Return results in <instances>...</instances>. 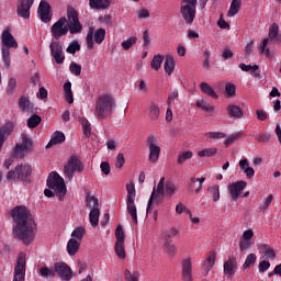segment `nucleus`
Segmentation results:
<instances>
[{"label": "nucleus", "mask_w": 281, "mask_h": 281, "mask_svg": "<svg viewBox=\"0 0 281 281\" xmlns=\"http://www.w3.org/2000/svg\"><path fill=\"white\" fill-rule=\"evenodd\" d=\"M115 106V102L111 95H101L95 101V113L97 116L101 120L104 117H109L113 113V108Z\"/></svg>", "instance_id": "obj_4"}, {"label": "nucleus", "mask_w": 281, "mask_h": 281, "mask_svg": "<svg viewBox=\"0 0 281 281\" xmlns=\"http://www.w3.org/2000/svg\"><path fill=\"white\" fill-rule=\"evenodd\" d=\"M81 126L83 135H86V137H89V135H91V123H89V120L81 119Z\"/></svg>", "instance_id": "obj_51"}, {"label": "nucleus", "mask_w": 281, "mask_h": 281, "mask_svg": "<svg viewBox=\"0 0 281 281\" xmlns=\"http://www.w3.org/2000/svg\"><path fill=\"white\" fill-rule=\"evenodd\" d=\"M126 209L130 216H132L134 225H137V206L135 205V196H137V192L135 191V184L133 182L126 184Z\"/></svg>", "instance_id": "obj_7"}, {"label": "nucleus", "mask_w": 281, "mask_h": 281, "mask_svg": "<svg viewBox=\"0 0 281 281\" xmlns=\"http://www.w3.org/2000/svg\"><path fill=\"white\" fill-rule=\"evenodd\" d=\"M19 106L22 113H26V115L34 113V104H32V102H30V99L25 97L20 98Z\"/></svg>", "instance_id": "obj_24"}, {"label": "nucleus", "mask_w": 281, "mask_h": 281, "mask_svg": "<svg viewBox=\"0 0 281 281\" xmlns=\"http://www.w3.org/2000/svg\"><path fill=\"white\" fill-rule=\"evenodd\" d=\"M50 56H53L57 65L65 63V53H63V44L60 42H52L49 44Z\"/></svg>", "instance_id": "obj_16"}, {"label": "nucleus", "mask_w": 281, "mask_h": 281, "mask_svg": "<svg viewBox=\"0 0 281 281\" xmlns=\"http://www.w3.org/2000/svg\"><path fill=\"white\" fill-rule=\"evenodd\" d=\"M164 190H165V196H172V194H175V191L177 190V188L175 187V183L167 182L166 188Z\"/></svg>", "instance_id": "obj_58"}, {"label": "nucleus", "mask_w": 281, "mask_h": 281, "mask_svg": "<svg viewBox=\"0 0 281 281\" xmlns=\"http://www.w3.org/2000/svg\"><path fill=\"white\" fill-rule=\"evenodd\" d=\"M205 137L206 139H225L227 135L223 132H207Z\"/></svg>", "instance_id": "obj_48"}, {"label": "nucleus", "mask_w": 281, "mask_h": 281, "mask_svg": "<svg viewBox=\"0 0 281 281\" xmlns=\"http://www.w3.org/2000/svg\"><path fill=\"white\" fill-rule=\"evenodd\" d=\"M176 212L177 214H183V212H186V214H188L189 216H192V211L186 207L184 204L181 202L176 205Z\"/></svg>", "instance_id": "obj_57"}, {"label": "nucleus", "mask_w": 281, "mask_h": 281, "mask_svg": "<svg viewBox=\"0 0 281 281\" xmlns=\"http://www.w3.org/2000/svg\"><path fill=\"white\" fill-rule=\"evenodd\" d=\"M165 181H166V178H160L157 188L154 187L147 204V210H146L147 214H150L153 212L154 203L156 205H161V203H164V196H166L165 189H164Z\"/></svg>", "instance_id": "obj_6"}, {"label": "nucleus", "mask_w": 281, "mask_h": 281, "mask_svg": "<svg viewBox=\"0 0 281 281\" xmlns=\"http://www.w3.org/2000/svg\"><path fill=\"white\" fill-rule=\"evenodd\" d=\"M106 38V30L104 29H93V26H90L86 36V45L87 49H95L97 45H102L104 43V40Z\"/></svg>", "instance_id": "obj_5"}, {"label": "nucleus", "mask_w": 281, "mask_h": 281, "mask_svg": "<svg viewBox=\"0 0 281 281\" xmlns=\"http://www.w3.org/2000/svg\"><path fill=\"white\" fill-rule=\"evenodd\" d=\"M180 12L186 23L189 25L194 23V18L196 16V0H182Z\"/></svg>", "instance_id": "obj_10"}, {"label": "nucleus", "mask_w": 281, "mask_h": 281, "mask_svg": "<svg viewBox=\"0 0 281 281\" xmlns=\"http://www.w3.org/2000/svg\"><path fill=\"white\" fill-rule=\"evenodd\" d=\"M37 273H40L41 278H44L45 280H48V278H55L56 272L54 269L48 268L47 266H44L37 270Z\"/></svg>", "instance_id": "obj_34"}, {"label": "nucleus", "mask_w": 281, "mask_h": 281, "mask_svg": "<svg viewBox=\"0 0 281 281\" xmlns=\"http://www.w3.org/2000/svg\"><path fill=\"white\" fill-rule=\"evenodd\" d=\"M86 203H87V206L90 207L91 210H100V207L98 206L99 205V201H98V198L91 195V194H88L86 196Z\"/></svg>", "instance_id": "obj_42"}, {"label": "nucleus", "mask_w": 281, "mask_h": 281, "mask_svg": "<svg viewBox=\"0 0 281 281\" xmlns=\"http://www.w3.org/2000/svg\"><path fill=\"white\" fill-rule=\"evenodd\" d=\"M32 175V167L29 165H19L15 170L7 173V181H25Z\"/></svg>", "instance_id": "obj_11"}, {"label": "nucleus", "mask_w": 281, "mask_h": 281, "mask_svg": "<svg viewBox=\"0 0 281 281\" xmlns=\"http://www.w3.org/2000/svg\"><path fill=\"white\" fill-rule=\"evenodd\" d=\"M42 119L38 116V114H33L29 120H27V126L29 128H36L38 124H41Z\"/></svg>", "instance_id": "obj_46"}, {"label": "nucleus", "mask_w": 281, "mask_h": 281, "mask_svg": "<svg viewBox=\"0 0 281 281\" xmlns=\"http://www.w3.org/2000/svg\"><path fill=\"white\" fill-rule=\"evenodd\" d=\"M54 269L61 281H70L74 278V271H71V268L66 262H56Z\"/></svg>", "instance_id": "obj_15"}, {"label": "nucleus", "mask_w": 281, "mask_h": 281, "mask_svg": "<svg viewBox=\"0 0 281 281\" xmlns=\"http://www.w3.org/2000/svg\"><path fill=\"white\" fill-rule=\"evenodd\" d=\"M80 249V241L75 238H70L67 243V251L70 256H76L77 251Z\"/></svg>", "instance_id": "obj_29"}, {"label": "nucleus", "mask_w": 281, "mask_h": 281, "mask_svg": "<svg viewBox=\"0 0 281 281\" xmlns=\"http://www.w3.org/2000/svg\"><path fill=\"white\" fill-rule=\"evenodd\" d=\"M164 63V55H155L150 63V68L154 71H159L161 69V64Z\"/></svg>", "instance_id": "obj_37"}, {"label": "nucleus", "mask_w": 281, "mask_h": 281, "mask_svg": "<svg viewBox=\"0 0 281 281\" xmlns=\"http://www.w3.org/2000/svg\"><path fill=\"white\" fill-rule=\"evenodd\" d=\"M26 265L25 252H21L18 256L16 265L14 267L13 281H25Z\"/></svg>", "instance_id": "obj_13"}, {"label": "nucleus", "mask_w": 281, "mask_h": 281, "mask_svg": "<svg viewBox=\"0 0 281 281\" xmlns=\"http://www.w3.org/2000/svg\"><path fill=\"white\" fill-rule=\"evenodd\" d=\"M207 191L210 192V194L213 198V201L215 203L221 200V189L217 184H215L213 187H209Z\"/></svg>", "instance_id": "obj_43"}, {"label": "nucleus", "mask_w": 281, "mask_h": 281, "mask_svg": "<svg viewBox=\"0 0 281 281\" xmlns=\"http://www.w3.org/2000/svg\"><path fill=\"white\" fill-rule=\"evenodd\" d=\"M12 131H14V125L12 124L3 125L0 128V142H5V139H8L10 135H12Z\"/></svg>", "instance_id": "obj_31"}, {"label": "nucleus", "mask_w": 281, "mask_h": 281, "mask_svg": "<svg viewBox=\"0 0 281 281\" xmlns=\"http://www.w3.org/2000/svg\"><path fill=\"white\" fill-rule=\"evenodd\" d=\"M14 89H16V79L10 78L7 87V93L12 95V93H14Z\"/></svg>", "instance_id": "obj_60"}, {"label": "nucleus", "mask_w": 281, "mask_h": 281, "mask_svg": "<svg viewBox=\"0 0 281 281\" xmlns=\"http://www.w3.org/2000/svg\"><path fill=\"white\" fill-rule=\"evenodd\" d=\"M49 142H65V133H63L60 131L54 132Z\"/></svg>", "instance_id": "obj_59"}, {"label": "nucleus", "mask_w": 281, "mask_h": 281, "mask_svg": "<svg viewBox=\"0 0 281 281\" xmlns=\"http://www.w3.org/2000/svg\"><path fill=\"white\" fill-rule=\"evenodd\" d=\"M47 187L53 190L59 201H65L67 196V186L65 184V179L58 175L56 171H52L47 178Z\"/></svg>", "instance_id": "obj_3"}, {"label": "nucleus", "mask_w": 281, "mask_h": 281, "mask_svg": "<svg viewBox=\"0 0 281 281\" xmlns=\"http://www.w3.org/2000/svg\"><path fill=\"white\" fill-rule=\"evenodd\" d=\"M67 19H68V32L70 34H80L82 32V23H80V19L78 18V11L74 9V7H68L67 9Z\"/></svg>", "instance_id": "obj_9"}, {"label": "nucleus", "mask_w": 281, "mask_h": 281, "mask_svg": "<svg viewBox=\"0 0 281 281\" xmlns=\"http://www.w3.org/2000/svg\"><path fill=\"white\" fill-rule=\"evenodd\" d=\"M89 221L91 227H98V224L100 223V209H91L89 213Z\"/></svg>", "instance_id": "obj_32"}, {"label": "nucleus", "mask_w": 281, "mask_h": 281, "mask_svg": "<svg viewBox=\"0 0 281 281\" xmlns=\"http://www.w3.org/2000/svg\"><path fill=\"white\" fill-rule=\"evenodd\" d=\"M65 100L68 104H74V92L71 91V82L67 81L64 83Z\"/></svg>", "instance_id": "obj_35"}, {"label": "nucleus", "mask_w": 281, "mask_h": 281, "mask_svg": "<svg viewBox=\"0 0 281 281\" xmlns=\"http://www.w3.org/2000/svg\"><path fill=\"white\" fill-rule=\"evenodd\" d=\"M32 5H34V0H19L18 16H21V19H30Z\"/></svg>", "instance_id": "obj_19"}, {"label": "nucleus", "mask_w": 281, "mask_h": 281, "mask_svg": "<svg viewBox=\"0 0 281 281\" xmlns=\"http://www.w3.org/2000/svg\"><path fill=\"white\" fill-rule=\"evenodd\" d=\"M182 280L192 281V261L186 259L182 263Z\"/></svg>", "instance_id": "obj_25"}, {"label": "nucleus", "mask_w": 281, "mask_h": 281, "mask_svg": "<svg viewBox=\"0 0 281 281\" xmlns=\"http://www.w3.org/2000/svg\"><path fill=\"white\" fill-rule=\"evenodd\" d=\"M91 10H109L111 8V0H89Z\"/></svg>", "instance_id": "obj_23"}, {"label": "nucleus", "mask_w": 281, "mask_h": 281, "mask_svg": "<svg viewBox=\"0 0 281 281\" xmlns=\"http://www.w3.org/2000/svg\"><path fill=\"white\" fill-rule=\"evenodd\" d=\"M126 281H139V272H131V270H125L124 272Z\"/></svg>", "instance_id": "obj_55"}, {"label": "nucleus", "mask_w": 281, "mask_h": 281, "mask_svg": "<svg viewBox=\"0 0 281 281\" xmlns=\"http://www.w3.org/2000/svg\"><path fill=\"white\" fill-rule=\"evenodd\" d=\"M257 249L259 254L263 256L267 260H274L276 258V250L270 247L268 244H258Z\"/></svg>", "instance_id": "obj_22"}, {"label": "nucleus", "mask_w": 281, "mask_h": 281, "mask_svg": "<svg viewBox=\"0 0 281 281\" xmlns=\"http://www.w3.org/2000/svg\"><path fill=\"white\" fill-rule=\"evenodd\" d=\"M50 34L56 41L67 36L69 34V27L67 26V18L63 16L55 22L50 27Z\"/></svg>", "instance_id": "obj_12"}, {"label": "nucleus", "mask_w": 281, "mask_h": 281, "mask_svg": "<svg viewBox=\"0 0 281 281\" xmlns=\"http://www.w3.org/2000/svg\"><path fill=\"white\" fill-rule=\"evenodd\" d=\"M234 273H236V259L228 258L227 261L224 262V274L234 276Z\"/></svg>", "instance_id": "obj_27"}, {"label": "nucleus", "mask_w": 281, "mask_h": 281, "mask_svg": "<svg viewBox=\"0 0 281 281\" xmlns=\"http://www.w3.org/2000/svg\"><path fill=\"white\" fill-rule=\"evenodd\" d=\"M199 182V186L198 188L195 189V194H199V192H201L203 190V183H205V178H195V177H192L191 178V183H190V187L191 188H194V184Z\"/></svg>", "instance_id": "obj_45"}, {"label": "nucleus", "mask_w": 281, "mask_h": 281, "mask_svg": "<svg viewBox=\"0 0 281 281\" xmlns=\"http://www.w3.org/2000/svg\"><path fill=\"white\" fill-rule=\"evenodd\" d=\"M226 111H227L229 117L240 119L244 115L243 109L238 105H235V104H229L226 108Z\"/></svg>", "instance_id": "obj_28"}, {"label": "nucleus", "mask_w": 281, "mask_h": 281, "mask_svg": "<svg viewBox=\"0 0 281 281\" xmlns=\"http://www.w3.org/2000/svg\"><path fill=\"white\" fill-rule=\"evenodd\" d=\"M30 210L26 206H15L11 211L13 218V238L21 240L23 245H32L36 238V224L30 218Z\"/></svg>", "instance_id": "obj_1"}, {"label": "nucleus", "mask_w": 281, "mask_h": 281, "mask_svg": "<svg viewBox=\"0 0 281 281\" xmlns=\"http://www.w3.org/2000/svg\"><path fill=\"white\" fill-rule=\"evenodd\" d=\"M114 251L120 260H126V249L124 248V244L115 243Z\"/></svg>", "instance_id": "obj_39"}, {"label": "nucleus", "mask_w": 281, "mask_h": 281, "mask_svg": "<svg viewBox=\"0 0 281 281\" xmlns=\"http://www.w3.org/2000/svg\"><path fill=\"white\" fill-rule=\"evenodd\" d=\"M159 115H160L159 105H157V103H151L149 105V117H150V120H159Z\"/></svg>", "instance_id": "obj_44"}, {"label": "nucleus", "mask_w": 281, "mask_h": 281, "mask_svg": "<svg viewBox=\"0 0 281 281\" xmlns=\"http://www.w3.org/2000/svg\"><path fill=\"white\" fill-rule=\"evenodd\" d=\"M165 249L169 256H175V254H177V246L173 244L167 243Z\"/></svg>", "instance_id": "obj_63"}, {"label": "nucleus", "mask_w": 281, "mask_h": 281, "mask_svg": "<svg viewBox=\"0 0 281 281\" xmlns=\"http://www.w3.org/2000/svg\"><path fill=\"white\" fill-rule=\"evenodd\" d=\"M67 54H76V52H80V43L78 41H74L66 48Z\"/></svg>", "instance_id": "obj_52"}, {"label": "nucleus", "mask_w": 281, "mask_h": 281, "mask_svg": "<svg viewBox=\"0 0 281 281\" xmlns=\"http://www.w3.org/2000/svg\"><path fill=\"white\" fill-rule=\"evenodd\" d=\"M135 43H137V37L132 36L125 41L122 42L121 47L125 50L128 52V49H131V47H133V45H135Z\"/></svg>", "instance_id": "obj_47"}, {"label": "nucleus", "mask_w": 281, "mask_h": 281, "mask_svg": "<svg viewBox=\"0 0 281 281\" xmlns=\"http://www.w3.org/2000/svg\"><path fill=\"white\" fill-rule=\"evenodd\" d=\"M216 148H205L198 153L199 157H214L216 155Z\"/></svg>", "instance_id": "obj_50"}, {"label": "nucleus", "mask_w": 281, "mask_h": 281, "mask_svg": "<svg viewBox=\"0 0 281 281\" xmlns=\"http://www.w3.org/2000/svg\"><path fill=\"white\" fill-rule=\"evenodd\" d=\"M196 106L202 109L205 113H212L214 111V105L207 103L205 100L201 99L196 101Z\"/></svg>", "instance_id": "obj_41"}, {"label": "nucleus", "mask_w": 281, "mask_h": 281, "mask_svg": "<svg viewBox=\"0 0 281 281\" xmlns=\"http://www.w3.org/2000/svg\"><path fill=\"white\" fill-rule=\"evenodd\" d=\"M69 70L72 76H80V74H82V66L72 61L69 66Z\"/></svg>", "instance_id": "obj_53"}, {"label": "nucleus", "mask_w": 281, "mask_h": 281, "mask_svg": "<svg viewBox=\"0 0 281 281\" xmlns=\"http://www.w3.org/2000/svg\"><path fill=\"white\" fill-rule=\"evenodd\" d=\"M245 188H247V182H245L243 180L232 183L228 187V192L232 196V200L238 201V198L240 196V194L243 193V190H245Z\"/></svg>", "instance_id": "obj_20"}, {"label": "nucleus", "mask_w": 281, "mask_h": 281, "mask_svg": "<svg viewBox=\"0 0 281 281\" xmlns=\"http://www.w3.org/2000/svg\"><path fill=\"white\" fill-rule=\"evenodd\" d=\"M280 32V27L278 26L277 23H273L270 29H269V37L265 38L262 41V44L260 45L259 49H260V54H266L267 58H269V56H271L270 54V49L267 48V45H269L270 41H276V38H278V34Z\"/></svg>", "instance_id": "obj_14"}, {"label": "nucleus", "mask_w": 281, "mask_h": 281, "mask_svg": "<svg viewBox=\"0 0 281 281\" xmlns=\"http://www.w3.org/2000/svg\"><path fill=\"white\" fill-rule=\"evenodd\" d=\"M192 157H194V153L191 150L182 151L178 155L177 164H179V166H183V164L187 162L188 159H192Z\"/></svg>", "instance_id": "obj_38"}, {"label": "nucleus", "mask_w": 281, "mask_h": 281, "mask_svg": "<svg viewBox=\"0 0 281 281\" xmlns=\"http://www.w3.org/2000/svg\"><path fill=\"white\" fill-rule=\"evenodd\" d=\"M115 238H116V243L124 244V240H125L126 237L124 236V229H122V226L116 227Z\"/></svg>", "instance_id": "obj_56"}, {"label": "nucleus", "mask_w": 281, "mask_h": 281, "mask_svg": "<svg viewBox=\"0 0 281 281\" xmlns=\"http://www.w3.org/2000/svg\"><path fill=\"white\" fill-rule=\"evenodd\" d=\"M85 227L78 226L72 231L71 238L78 240L79 243H82V238H85Z\"/></svg>", "instance_id": "obj_40"}, {"label": "nucleus", "mask_w": 281, "mask_h": 281, "mask_svg": "<svg viewBox=\"0 0 281 281\" xmlns=\"http://www.w3.org/2000/svg\"><path fill=\"white\" fill-rule=\"evenodd\" d=\"M165 71L168 76H172L175 72V57L172 55H167L164 64Z\"/></svg>", "instance_id": "obj_30"}, {"label": "nucleus", "mask_w": 281, "mask_h": 281, "mask_svg": "<svg viewBox=\"0 0 281 281\" xmlns=\"http://www.w3.org/2000/svg\"><path fill=\"white\" fill-rule=\"evenodd\" d=\"M243 0H233L231 3V8L228 10L227 16H236L238 12H240V5Z\"/></svg>", "instance_id": "obj_36"}, {"label": "nucleus", "mask_w": 281, "mask_h": 281, "mask_svg": "<svg viewBox=\"0 0 281 281\" xmlns=\"http://www.w3.org/2000/svg\"><path fill=\"white\" fill-rule=\"evenodd\" d=\"M52 5L45 0L40 2L37 8V14L43 23H49L52 21Z\"/></svg>", "instance_id": "obj_17"}, {"label": "nucleus", "mask_w": 281, "mask_h": 281, "mask_svg": "<svg viewBox=\"0 0 281 281\" xmlns=\"http://www.w3.org/2000/svg\"><path fill=\"white\" fill-rule=\"evenodd\" d=\"M200 89L202 91V93H204L205 95H209V98H218V94H216V91H214V89L205 81H203L200 85Z\"/></svg>", "instance_id": "obj_33"}, {"label": "nucleus", "mask_w": 281, "mask_h": 281, "mask_svg": "<svg viewBox=\"0 0 281 281\" xmlns=\"http://www.w3.org/2000/svg\"><path fill=\"white\" fill-rule=\"evenodd\" d=\"M100 168L103 175H111V165L109 162L102 161Z\"/></svg>", "instance_id": "obj_64"}, {"label": "nucleus", "mask_w": 281, "mask_h": 281, "mask_svg": "<svg viewBox=\"0 0 281 281\" xmlns=\"http://www.w3.org/2000/svg\"><path fill=\"white\" fill-rule=\"evenodd\" d=\"M124 164H126V159L124 158V154H119L116 156V162H115L116 168H119V169L124 168Z\"/></svg>", "instance_id": "obj_61"}, {"label": "nucleus", "mask_w": 281, "mask_h": 281, "mask_svg": "<svg viewBox=\"0 0 281 281\" xmlns=\"http://www.w3.org/2000/svg\"><path fill=\"white\" fill-rule=\"evenodd\" d=\"M161 153V148L154 143L149 144V161L150 164H157L159 161V155Z\"/></svg>", "instance_id": "obj_26"}, {"label": "nucleus", "mask_w": 281, "mask_h": 281, "mask_svg": "<svg viewBox=\"0 0 281 281\" xmlns=\"http://www.w3.org/2000/svg\"><path fill=\"white\" fill-rule=\"evenodd\" d=\"M251 245H254V243L246 240V239H241L239 243V249L240 251H247Z\"/></svg>", "instance_id": "obj_62"}, {"label": "nucleus", "mask_w": 281, "mask_h": 281, "mask_svg": "<svg viewBox=\"0 0 281 281\" xmlns=\"http://www.w3.org/2000/svg\"><path fill=\"white\" fill-rule=\"evenodd\" d=\"M32 150V142H23L16 144L13 148L12 157L14 159H23L27 153Z\"/></svg>", "instance_id": "obj_18"}, {"label": "nucleus", "mask_w": 281, "mask_h": 281, "mask_svg": "<svg viewBox=\"0 0 281 281\" xmlns=\"http://www.w3.org/2000/svg\"><path fill=\"white\" fill-rule=\"evenodd\" d=\"M256 260H257V257H256V254H249L247 257H246V260L243 265V269H249V267H251V265H256Z\"/></svg>", "instance_id": "obj_49"}, {"label": "nucleus", "mask_w": 281, "mask_h": 281, "mask_svg": "<svg viewBox=\"0 0 281 281\" xmlns=\"http://www.w3.org/2000/svg\"><path fill=\"white\" fill-rule=\"evenodd\" d=\"M225 93H226L227 98H234V95H236V85L226 83Z\"/></svg>", "instance_id": "obj_54"}, {"label": "nucleus", "mask_w": 281, "mask_h": 281, "mask_svg": "<svg viewBox=\"0 0 281 281\" xmlns=\"http://www.w3.org/2000/svg\"><path fill=\"white\" fill-rule=\"evenodd\" d=\"M1 56L2 61L5 69H10V65H12V59L10 58V49H16L19 47V43H16V38L14 35L10 33V30L7 29L1 34Z\"/></svg>", "instance_id": "obj_2"}, {"label": "nucleus", "mask_w": 281, "mask_h": 281, "mask_svg": "<svg viewBox=\"0 0 281 281\" xmlns=\"http://www.w3.org/2000/svg\"><path fill=\"white\" fill-rule=\"evenodd\" d=\"M216 265V252L211 251L202 263V274L207 276L212 268Z\"/></svg>", "instance_id": "obj_21"}, {"label": "nucleus", "mask_w": 281, "mask_h": 281, "mask_svg": "<svg viewBox=\"0 0 281 281\" xmlns=\"http://www.w3.org/2000/svg\"><path fill=\"white\" fill-rule=\"evenodd\" d=\"M82 170H85V166L76 155L70 156L67 164L64 166V175L66 179H69V181L74 179V175H76V172H82Z\"/></svg>", "instance_id": "obj_8"}]
</instances>
